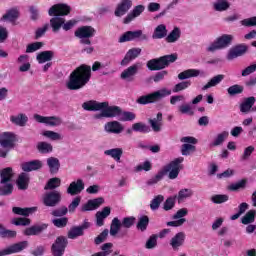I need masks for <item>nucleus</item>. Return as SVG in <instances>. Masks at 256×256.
I'll list each match as a JSON object with an SVG mask.
<instances>
[{
  "mask_svg": "<svg viewBox=\"0 0 256 256\" xmlns=\"http://www.w3.org/2000/svg\"><path fill=\"white\" fill-rule=\"evenodd\" d=\"M131 7H133V2L131 0H121L114 11V15L116 17H123Z\"/></svg>",
  "mask_w": 256,
  "mask_h": 256,
  "instance_id": "obj_21",
  "label": "nucleus"
},
{
  "mask_svg": "<svg viewBox=\"0 0 256 256\" xmlns=\"http://www.w3.org/2000/svg\"><path fill=\"white\" fill-rule=\"evenodd\" d=\"M104 155H107L108 157H112L114 161H117V163H120L121 157H123V148H112L109 150H105Z\"/></svg>",
  "mask_w": 256,
  "mask_h": 256,
  "instance_id": "obj_34",
  "label": "nucleus"
},
{
  "mask_svg": "<svg viewBox=\"0 0 256 256\" xmlns=\"http://www.w3.org/2000/svg\"><path fill=\"white\" fill-rule=\"evenodd\" d=\"M41 167H43V163L39 160L25 162L22 164L23 171H37V169H41Z\"/></svg>",
  "mask_w": 256,
  "mask_h": 256,
  "instance_id": "obj_37",
  "label": "nucleus"
},
{
  "mask_svg": "<svg viewBox=\"0 0 256 256\" xmlns=\"http://www.w3.org/2000/svg\"><path fill=\"white\" fill-rule=\"evenodd\" d=\"M16 63H18V65H21L19 67V71L21 73H26V71H29V69H31V63H29V55L27 54L20 55L17 58Z\"/></svg>",
  "mask_w": 256,
  "mask_h": 256,
  "instance_id": "obj_29",
  "label": "nucleus"
},
{
  "mask_svg": "<svg viewBox=\"0 0 256 256\" xmlns=\"http://www.w3.org/2000/svg\"><path fill=\"white\" fill-rule=\"evenodd\" d=\"M123 124L119 121H111L104 125V131L106 133H113L114 135H119V133H123Z\"/></svg>",
  "mask_w": 256,
  "mask_h": 256,
  "instance_id": "obj_22",
  "label": "nucleus"
},
{
  "mask_svg": "<svg viewBox=\"0 0 256 256\" xmlns=\"http://www.w3.org/2000/svg\"><path fill=\"white\" fill-rule=\"evenodd\" d=\"M61 186V179L59 178H51L44 189L47 191L49 189H57V187Z\"/></svg>",
  "mask_w": 256,
  "mask_h": 256,
  "instance_id": "obj_54",
  "label": "nucleus"
},
{
  "mask_svg": "<svg viewBox=\"0 0 256 256\" xmlns=\"http://www.w3.org/2000/svg\"><path fill=\"white\" fill-rule=\"evenodd\" d=\"M103 203H105V199L102 197L89 200L86 204L82 205L80 211H82V213L87 211H95V209H99Z\"/></svg>",
  "mask_w": 256,
  "mask_h": 256,
  "instance_id": "obj_20",
  "label": "nucleus"
},
{
  "mask_svg": "<svg viewBox=\"0 0 256 256\" xmlns=\"http://www.w3.org/2000/svg\"><path fill=\"white\" fill-rule=\"evenodd\" d=\"M47 165L49 167L50 173H57V171H59V167H61V163L59 162V159L55 157L48 158Z\"/></svg>",
  "mask_w": 256,
  "mask_h": 256,
  "instance_id": "obj_44",
  "label": "nucleus"
},
{
  "mask_svg": "<svg viewBox=\"0 0 256 256\" xmlns=\"http://www.w3.org/2000/svg\"><path fill=\"white\" fill-rule=\"evenodd\" d=\"M43 203L46 207H55L61 203V192L52 191L47 192L43 196Z\"/></svg>",
  "mask_w": 256,
  "mask_h": 256,
  "instance_id": "obj_14",
  "label": "nucleus"
},
{
  "mask_svg": "<svg viewBox=\"0 0 256 256\" xmlns=\"http://www.w3.org/2000/svg\"><path fill=\"white\" fill-rule=\"evenodd\" d=\"M233 39V35L223 34L222 36L218 37L212 44H210L206 51L209 53H215V51H219L220 49H226V47H229V45L233 43Z\"/></svg>",
  "mask_w": 256,
  "mask_h": 256,
  "instance_id": "obj_8",
  "label": "nucleus"
},
{
  "mask_svg": "<svg viewBox=\"0 0 256 256\" xmlns=\"http://www.w3.org/2000/svg\"><path fill=\"white\" fill-rule=\"evenodd\" d=\"M27 247H29V242L27 241H22V242L12 244L7 248L3 249L2 251H0V256L21 253V251H24V249H27Z\"/></svg>",
  "mask_w": 256,
  "mask_h": 256,
  "instance_id": "obj_16",
  "label": "nucleus"
},
{
  "mask_svg": "<svg viewBox=\"0 0 256 256\" xmlns=\"http://www.w3.org/2000/svg\"><path fill=\"white\" fill-rule=\"evenodd\" d=\"M214 11L218 13H223V11H229L231 8V3L229 0H216L212 5Z\"/></svg>",
  "mask_w": 256,
  "mask_h": 256,
  "instance_id": "obj_32",
  "label": "nucleus"
},
{
  "mask_svg": "<svg viewBox=\"0 0 256 256\" xmlns=\"http://www.w3.org/2000/svg\"><path fill=\"white\" fill-rule=\"evenodd\" d=\"M2 19L4 21H9L10 23H15L17 19H19V10L11 9L5 15H3Z\"/></svg>",
  "mask_w": 256,
  "mask_h": 256,
  "instance_id": "obj_46",
  "label": "nucleus"
},
{
  "mask_svg": "<svg viewBox=\"0 0 256 256\" xmlns=\"http://www.w3.org/2000/svg\"><path fill=\"white\" fill-rule=\"evenodd\" d=\"M243 27H256V16L246 18L240 21Z\"/></svg>",
  "mask_w": 256,
  "mask_h": 256,
  "instance_id": "obj_64",
  "label": "nucleus"
},
{
  "mask_svg": "<svg viewBox=\"0 0 256 256\" xmlns=\"http://www.w3.org/2000/svg\"><path fill=\"white\" fill-rule=\"evenodd\" d=\"M181 143H185L181 147V154L184 156L191 155V153H195L197 145V140L193 136H186L181 138Z\"/></svg>",
  "mask_w": 256,
  "mask_h": 256,
  "instance_id": "obj_13",
  "label": "nucleus"
},
{
  "mask_svg": "<svg viewBox=\"0 0 256 256\" xmlns=\"http://www.w3.org/2000/svg\"><path fill=\"white\" fill-rule=\"evenodd\" d=\"M43 42H34L28 44L26 47V53H35V51H39L43 47Z\"/></svg>",
  "mask_w": 256,
  "mask_h": 256,
  "instance_id": "obj_57",
  "label": "nucleus"
},
{
  "mask_svg": "<svg viewBox=\"0 0 256 256\" xmlns=\"http://www.w3.org/2000/svg\"><path fill=\"white\" fill-rule=\"evenodd\" d=\"M185 243V232H178L170 239V246L172 249L177 250L179 247H183Z\"/></svg>",
  "mask_w": 256,
  "mask_h": 256,
  "instance_id": "obj_25",
  "label": "nucleus"
},
{
  "mask_svg": "<svg viewBox=\"0 0 256 256\" xmlns=\"http://www.w3.org/2000/svg\"><path fill=\"white\" fill-rule=\"evenodd\" d=\"M183 161H185V159L183 157H179L174 159L165 167V171L169 173V179H177V177H179V172L183 169V165H181Z\"/></svg>",
  "mask_w": 256,
  "mask_h": 256,
  "instance_id": "obj_12",
  "label": "nucleus"
},
{
  "mask_svg": "<svg viewBox=\"0 0 256 256\" xmlns=\"http://www.w3.org/2000/svg\"><path fill=\"white\" fill-rule=\"evenodd\" d=\"M175 61H177V54L165 55L149 60L146 67H148L150 71H161V69L169 67L170 63H175Z\"/></svg>",
  "mask_w": 256,
  "mask_h": 256,
  "instance_id": "obj_4",
  "label": "nucleus"
},
{
  "mask_svg": "<svg viewBox=\"0 0 256 256\" xmlns=\"http://www.w3.org/2000/svg\"><path fill=\"white\" fill-rule=\"evenodd\" d=\"M67 238L59 236L55 243L52 244V254L54 256H63L65 253V248L67 247Z\"/></svg>",
  "mask_w": 256,
  "mask_h": 256,
  "instance_id": "obj_17",
  "label": "nucleus"
},
{
  "mask_svg": "<svg viewBox=\"0 0 256 256\" xmlns=\"http://www.w3.org/2000/svg\"><path fill=\"white\" fill-rule=\"evenodd\" d=\"M149 124L155 133H159V131H161V127H163V114L159 112L156 118L149 120Z\"/></svg>",
  "mask_w": 256,
  "mask_h": 256,
  "instance_id": "obj_33",
  "label": "nucleus"
},
{
  "mask_svg": "<svg viewBox=\"0 0 256 256\" xmlns=\"http://www.w3.org/2000/svg\"><path fill=\"white\" fill-rule=\"evenodd\" d=\"M164 199L163 195L156 196L150 203V209H152V211H157V209H159V205L163 203Z\"/></svg>",
  "mask_w": 256,
  "mask_h": 256,
  "instance_id": "obj_55",
  "label": "nucleus"
},
{
  "mask_svg": "<svg viewBox=\"0 0 256 256\" xmlns=\"http://www.w3.org/2000/svg\"><path fill=\"white\" fill-rule=\"evenodd\" d=\"M13 213L15 215H23L24 217H27L31 215L34 211H37V208H20V207H14L12 208Z\"/></svg>",
  "mask_w": 256,
  "mask_h": 256,
  "instance_id": "obj_49",
  "label": "nucleus"
},
{
  "mask_svg": "<svg viewBox=\"0 0 256 256\" xmlns=\"http://www.w3.org/2000/svg\"><path fill=\"white\" fill-rule=\"evenodd\" d=\"M227 137H229V132L223 131L219 133L218 135H216L214 140L210 143V147L221 146L223 143H225V140L227 139Z\"/></svg>",
  "mask_w": 256,
  "mask_h": 256,
  "instance_id": "obj_41",
  "label": "nucleus"
},
{
  "mask_svg": "<svg viewBox=\"0 0 256 256\" xmlns=\"http://www.w3.org/2000/svg\"><path fill=\"white\" fill-rule=\"evenodd\" d=\"M43 229H47V226L46 225L32 226L30 228H27L24 231V235H27V236L39 235V233H41V231H43Z\"/></svg>",
  "mask_w": 256,
  "mask_h": 256,
  "instance_id": "obj_50",
  "label": "nucleus"
},
{
  "mask_svg": "<svg viewBox=\"0 0 256 256\" xmlns=\"http://www.w3.org/2000/svg\"><path fill=\"white\" fill-rule=\"evenodd\" d=\"M135 119H137V115L135 113L120 110V116H119L120 121H135Z\"/></svg>",
  "mask_w": 256,
  "mask_h": 256,
  "instance_id": "obj_52",
  "label": "nucleus"
},
{
  "mask_svg": "<svg viewBox=\"0 0 256 256\" xmlns=\"http://www.w3.org/2000/svg\"><path fill=\"white\" fill-rule=\"evenodd\" d=\"M199 75L205 76V72L197 69H188L178 74V79L183 81L185 79H191V77H199Z\"/></svg>",
  "mask_w": 256,
  "mask_h": 256,
  "instance_id": "obj_28",
  "label": "nucleus"
},
{
  "mask_svg": "<svg viewBox=\"0 0 256 256\" xmlns=\"http://www.w3.org/2000/svg\"><path fill=\"white\" fill-rule=\"evenodd\" d=\"M143 11H145V6L143 5H138L136 6L133 11H131L124 19H123V23L125 25H128V23H131V21H133V19H136V17H139V15H141V13H143Z\"/></svg>",
  "mask_w": 256,
  "mask_h": 256,
  "instance_id": "obj_27",
  "label": "nucleus"
},
{
  "mask_svg": "<svg viewBox=\"0 0 256 256\" xmlns=\"http://www.w3.org/2000/svg\"><path fill=\"white\" fill-rule=\"evenodd\" d=\"M17 186L22 190L27 189V187H29V174L21 173L17 180Z\"/></svg>",
  "mask_w": 256,
  "mask_h": 256,
  "instance_id": "obj_45",
  "label": "nucleus"
},
{
  "mask_svg": "<svg viewBox=\"0 0 256 256\" xmlns=\"http://www.w3.org/2000/svg\"><path fill=\"white\" fill-rule=\"evenodd\" d=\"M148 225H149V217L142 216V217H140V219L138 221L137 228L140 231H145L147 229Z\"/></svg>",
  "mask_w": 256,
  "mask_h": 256,
  "instance_id": "obj_61",
  "label": "nucleus"
},
{
  "mask_svg": "<svg viewBox=\"0 0 256 256\" xmlns=\"http://www.w3.org/2000/svg\"><path fill=\"white\" fill-rule=\"evenodd\" d=\"M255 221V210L248 211L245 216L242 218L243 225H249Z\"/></svg>",
  "mask_w": 256,
  "mask_h": 256,
  "instance_id": "obj_56",
  "label": "nucleus"
},
{
  "mask_svg": "<svg viewBox=\"0 0 256 256\" xmlns=\"http://www.w3.org/2000/svg\"><path fill=\"white\" fill-rule=\"evenodd\" d=\"M69 13H71V7L67 4H55L49 9L48 15L53 17L50 19L53 33L59 32V29L63 27L65 24V18L63 16L69 15Z\"/></svg>",
  "mask_w": 256,
  "mask_h": 256,
  "instance_id": "obj_3",
  "label": "nucleus"
},
{
  "mask_svg": "<svg viewBox=\"0 0 256 256\" xmlns=\"http://www.w3.org/2000/svg\"><path fill=\"white\" fill-rule=\"evenodd\" d=\"M85 189V183H83V180L78 179L77 181H73L70 183L69 187L67 188L68 195H79L81 191Z\"/></svg>",
  "mask_w": 256,
  "mask_h": 256,
  "instance_id": "obj_24",
  "label": "nucleus"
},
{
  "mask_svg": "<svg viewBox=\"0 0 256 256\" xmlns=\"http://www.w3.org/2000/svg\"><path fill=\"white\" fill-rule=\"evenodd\" d=\"M142 64L140 62H137L128 68H126L120 75L121 79L124 81H128L131 83V81H134L135 75L139 73V69H141Z\"/></svg>",
  "mask_w": 256,
  "mask_h": 256,
  "instance_id": "obj_15",
  "label": "nucleus"
},
{
  "mask_svg": "<svg viewBox=\"0 0 256 256\" xmlns=\"http://www.w3.org/2000/svg\"><path fill=\"white\" fill-rule=\"evenodd\" d=\"M140 55H141V48H132L126 53L120 65H122V67H126V65L131 63L134 59H137Z\"/></svg>",
  "mask_w": 256,
  "mask_h": 256,
  "instance_id": "obj_23",
  "label": "nucleus"
},
{
  "mask_svg": "<svg viewBox=\"0 0 256 256\" xmlns=\"http://www.w3.org/2000/svg\"><path fill=\"white\" fill-rule=\"evenodd\" d=\"M164 37H167V26L160 24L154 29L152 39H164Z\"/></svg>",
  "mask_w": 256,
  "mask_h": 256,
  "instance_id": "obj_40",
  "label": "nucleus"
},
{
  "mask_svg": "<svg viewBox=\"0 0 256 256\" xmlns=\"http://www.w3.org/2000/svg\"><path fill=\"white\" fill-rule=\"evenodd\" d=\"M96 30L92 26L79 27L75 32V37L80 39L82 45H91V37H95Z\"/></svg>",
  "mask_w": 256,
  "mask_h": 256,
  "instance_id": "obj_9",
  "label": "nucleus"
},
{
  "mask_svg": "<svg viewBox=\"0 0 256 256\" xmlns=\"http://www.w3.org/2000/svg\"><path fill=\"white\" fill-rule=\"evenodd\" d=\"M246 185H247V180H240L239 182L231 184L228 187V189L230 191H239L240 189H245Z\"/></svg>",
  "mask_w": 256,
  "mask_h": 256,
  "instance_id": "obj_59",
  "label": "nucleus"
},
{
  "mask_svg": "<svg viewBox=\"0 0 256 256\" xmlns=\"http://www.w3.org/2000/svg\"><path fill=\"white\" fill-rule=\"evenodd\" d=\"M34 119L37 123H43L47 127H61L63 125V118L59 116H41L35 114Z\"/></svg>",
  "mask_w": 256,
  "mask_h": 256,
  "instance_id": "obj_11",
  "label": "nucleus"
},
{
  "mask_svg": "<svg viewBox=\"0 0 256 256\" xmlns=\"http://www.w3.org/2000/svg\"><path fill=\"white\" fill-rule=\"evenodd\" d=\"M137 39L139 41H147L148 37L143 33V30L127 31L119 37L118 43H127Z\"/></svg>",
  "mask_w": 256,
  "mask_h": 256,
  "instance_id": "obj_10",
  "label": "nucleus"
},
{
  "mask_svg": "<svg viewBox=\"0 0 256 256\" xmlns=\"http://www.w3.org/2000/svg\"><path fill=\"white\" fill-rule=\"evenodd\" d=\"M55 55V52L53 51H43L37 54L36 60L38 63L43 64L51 61Z\"/></svg>",
  "mask_w": 256,
  "mask_h": 256,
  "instance_id": "obj_39",
  "label": "nucleus"
},
{
  "mask_svg": "<svg viewBox=\"0 0 256 256\" xmlns=\"http://www.w3.org/2000/svg\"><path fill=\"white\" fill-rule=\"evenodd\" d=\"M91 81V66L82 64L73 70L66 82V87L70 91H79Z\"/></svg>",
  "mask_w": 256,
  "mask_h": 256,
  "instance_id": "obj_1",
  "label": "nucleus"
},
{
  "mask_svg": "<svg viewBox=\"0 0 256 256\" xmlns=\"http://www.w3.org/2000/svg\"><path fill=\"white\" fill-rule=\"evenodd\" d=\"M40 135L46 139H49L50 141H63V135L53 130H43Z\"/></svg>",
  "mask_w": 256,
  "mask_h": 256,
  "instance_id": "obj_35",
  "label": "nucleus"
},
{
  "mask_svg": "<svg viewBox=\"0 0 256 256\" xmlns=\"http://www.w3.org/2000/svg\"><path fill=\"white\" fill-rule=\"evenodd\" d=\"M227 201H229V196L226 194H216L211 197V202L216 203L217 205L227 203Z\"/></svg>",
  "mask_w": 256,
  "mask_h": 256,
  "instance_id": "obj_53",
  "label": "nucleus"
},
{
  "mask_svg": "<svg viewBox=\"0 0 256 256\" xmlns=\"http://www.w3.org/2000/svg\"><path fill=\"white\" fill-rule=\"evenodd\" d=\"M227 92L230 94V95H239L241 93H243V86L239 85V84H235L233 86H230L228 89H227Z\"/></svg>",
  "mask_w": 256,
  "mask_h": 256,
  "instance_id": "obj_63",
  "label": "nucleus"
},
{
  "mask_svg": "<svg viewBox=\"0 0 256 256\" xmlns=\"http://www.w3.org/2000/svg\"><path fill=\"white\" fill-rule=\"evenodd\" d=\"M0 177V195H11V193H13V183H11V180L13 179V168L8 167L3 169Z\"/></svg>",
  "mask_w": 256,
  "mask_h": 256,
  "instance_id": "obj_5",
  "label": "nucleus"
},
{
  "mask_svg": "<svg viewBox=\"0 0 256 256\" xmlns=\"http://www.w3.org/2000/svg\"><path fill=\"white\" fill-rule=\"evenodd\" d=\"M179 39H181V29L176 27L166 37V42L167 43H177V41H179Z\"/></svg>",
  "mask_w": 256,
  "mask_h": 256,
  "instance_id": "obj_42",
  "label": "nucleus"
},
{
  "mask_svg": "<svg viewBox=\"0 0 256 256\" xmlns=\"http://www.w3.org/2000/svg\"><path fill=\"white\" fill-rule=\"evenodd\" d=\"M175 201H177V196L169 197L164 202V206H163L164 211H171V209H173V207H175Z\"/></svg>",
  "mask_w": 256,
  "mask_h": 256,
  "instance_id": "obj_58",
  "label": "nucleus"
},
{
  "mask_svg": "<svg viewBox=\"0 0 256 256\" xmlns=\"http://www.w3.org/2000/svg\"><path fill=\"white\" fill-rule=\"evenodd\" d=\"M81 205V197H75L68 206L69 213H75V210Z\"/></svg>",
  "mask_w": 256,
  "mask_h": 256,
  "instance_id": "obj_60",
  "label": "nucleus"
},
{
  "mask_svg": "<svg viewBox=\"0 0 256 256\" xmlns=\"http://www.w3.org/2000/svg\"><path fill=\"white\" fill-rule=\"evenodd\" d=\"M223 79H225V75H223V74H218V75L212 77L207 82V84L202 87V91H207V89H211V87H217V85H219V83H221V81H223Z\"/></svg>",
  "mask_w": 256,
  "mask_h": 256,
  "instance_id": "obj_36",
  "label": "nucleus"
},
{
  "mask_svg": "<svg viewBox=\"0 0 256 256\" xmlns=\"http://www.w3.org/2000/svg\"><path fill=\"white\" fill-rule=\"evenodd\" d=\"M256 99L254 96L245 98L240 104L241 113H251L253 111V105H255Z\"/></svg>",
  "mask_w": 256,
  "mask_h": 256,
  "instance_id": "obj_30",
  "label": "nucleus"
},
{
  "mask_svg": "<svg viewBox=\"0 0 256 256\" xmlns=\"http://www.w3.org/2000/svg\"><path fill=\"white\" fill-rule=\"evenodd\" d=\"M191 197H193V190L190 188H183L179 190L176 199L178 203H183L186 199H191Z\"/></svg>",
  "mask_w": 256,
  "mask_h": 256,
  "instance_id": "obj_38",
  "label": "nucleus"
},
{
  "mask_svg": "<svg viewBox=\"0 0 256 256\" xmlns=\"http://www.w3.org/2000/svg\"><path fill=\"white\" fill-rule=\"evenodd\" d=\"M122 224H121V220H119V218L115 217L113 218L111 225H110V235L112 237H115V235H117V233H119V231H121L122 228Z\"/></svg>",
  "mask_w": 256,
  "mask_h": 256,
  "instance_id": "obj_43",
  "label": "nucleus"
},
{
  "mask_svg": "<svg viewBox=\"0 0 256 256\" xmlns=\"http://www.w3.org/2000/svg\"><path fill=\"white\" fill-rule=\"evenodd\" d=\"M248 49L249 48L245 44H240L235 47H232L229 50L226 59H228V61H233V59H237V57H243V55L247 53Z\"/></svg>",
  "mask_w": 256,
  "mask_h": 256,
  "instance_id": "obj_18",
  "label": "nucleus"
},
{
  "mask_svg": "<svg viewBox=\"0 0 256 256\" xmlns=\"http://www.w3.org/2000/svg\"><path fill=\"white\" fill-rule=\"evenodd\" d=\"M132 130L136 131V133H149L151 128L143 122H137L132 125Z\"/></svg>",
  "mask_w": 256,
  "mask_h": 256,
  "instance_id": "obj_48",
  "label": "nucleus"
},
{
  "mask_svg": "<svg viewBox=\"0 0 256 256\" xmlns=\"http://www.w3.org/2000/svg\"><path fill=\"white\" fill-rule=\"evenodd\" d=\"M182 115H193V107L190 104H182L178 107Z\"/></svg>",
  "mask_w": 256,
  "mask_h": 256,
  "instance_id": "obj_62",
  "label": "nucleus"
},
{
  "mask_svg": "<svg viewBox=\"0 0 256 256\" xmlns=\"http://www.w3.org/2000/svg\"><path fill=\"white\" fill-rule=\"evenodd\" d=\"M16 137L13 132H3L0 134V157H7L10 149L15 146Z\"/></svg>",
  "mask_w": 256,
  "mask_h": 256,
  "instance_id": "obj_7",
  "label": "nucleus"
},
{
  "mask_svg": "<svg viewBox=\"0 0 256 256\" xmlns=\"http://www.w3.org/2000/svg\"><path fill=\"white\" fill-rule=\"evenodd\" d=\"M37 149L39 153H53V145L49 142H38Z\"/></svg>",
  "mask_w": 256,
  "mask_h": 256,
  "instance_id": "obj_47",
  "label": "nucleus"
},
{
  "mask_svg": "<svg viewBox=\"0 0 256 256\" xmlns=\"http://www.w3.org/2000/svg\"><path fill=\"white\" fill-rule=\"evenodd\" d=\"M111 215V208L106 206L102 211L96 213V224L98 227H103L105 219Z\"/></svg>",
  "mask_w": 256,
  "mask_h": 256,
  "instance_id": "obj_31",
  "label": "nucleus"
},
{
  "mask_svg": "<svg viewBox=\"0 0 256 256\" xmlns=\"http://www.w3.org/2000/svg\"><path fill=\"white\" fill-rule=\"evenodd\" d=\"M82 108L85 111H101L100 114L95 115V119L120 117L121 115V108L119 106H109V102L90 100L84 102Z\"/></svg>",
  "mask_w": 256,
  "mask_h": 256,
  "instance_id": "obj_2",
  "label": "nucleus"
},
{
  "mask_svg": "<svg viewBox=\"0 0 256 256\" xmlns=\"http://www.w3.org/2000/svg\"><path fill=\"white\" fill-rule=\"evenodd\" d=\"M82 235H84L83 229L79 226H74L68 232V239H77V237H82Z\"/></svg>",
  "mask_w": 256,
  "mask_h": 256,
  "instance_id": "obj_51",
  "label": "nucleus"
},
{
  "mask_svg": "<svg viewBox=\"0 0 256 256\" xmlns=\"http://www.w3.org/2000/svg\"><path fill=\"white\" fill-rule=\"evenodd\" d=\"M187 213H189V210H187V208H181L173 216V219H179V220L167 222V226L168 227H181V225H183L186 221L185 218H183V217H186Z\"/></svg>",
  "mask_w": 256,
  "mask_h": 256,
  "instance_id": "obj_19",
  "label": "nucleus"
},
{
  "mask_svg": "<svg viewBox=\"0 0 256 256\" xmlns=\"http://www.w3.org/2000/svg\"><path fill=\"white\" fill-rule=\"evenodd\" d=\"M172 91L168 88H162L148 95H144L139 97L136 100V103L139 105H149V103H157V101H161V99H165V97H169Z\"/></svg>",
  "mask_w": 256,
  "mask_h": 256,
  "instance_id": "obj_6",
  "label": "nucleus"
},
{
  "mask_svg": "<svg viewBox=\"0 0 256 256\" xmlns=\"http://www.w3.org/2000/svg\"><path fill=\"white\" fill-rule=\"evenodd\" d=\"M27 121H29V117L23 113L10 116L11 124L16 125L17 127H25Z\"/></svg>",
  "mask_w": 256,
  "mask_h": 256,
  "instance_id": "obj_26",
  "label": "nucleus"
}]
</instances>
